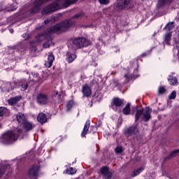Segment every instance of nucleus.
Listing matches in <instances>:
<instances>
[{"label":"nucleus","mask_w":179,"mask_h":179,"mask_svg":"<svg viewBox=\"0 0 179 179\" xmlns=\"http://www.w3.org/2000/svg\"><path fill=\"white\" fill-rule=\"evenodd\" d=\"M22 132V129H18L17 134L16 133V131H7L0 137V142L4 145H12V143H15V142L17 141V138L20 136Z\"/></svg>","instance_id":"nucleus-3"},{"label":"nucleus","mask_w":179,"mask_h":179,"mask_svg":"<svg viewBox=\"0 0 179 179\" xmlns=\"http://www.w3.org/2000/svg\"><path fill=\"white\" fill-rule=\"evenodd\" d=\"M17 120L20 125H22L27 121L26 116H24V114L20 113L17 114Z\"/></svg>","instance_id":"nucleus-19"},{"label":"nucleus","mask_w":179,"mask_h":179,"mask_svg":"<svg viewBox=\"0 0 179 179\" xmlns=\"http://www.w3.org/2000/svg\"><path fill=\"white\" fill-rule=\"evenodd\" d=\"M67 174H71V176L73 174H76V169H73L72 167L67 169Z\"/></svg>","instance_id":"nucleus-32"},{"label":"nucleus","mask_w":179,"mask_h":179,"mask_svg":"<svg viewBox=\"0 0 179 179\" xmlns=\"http://www.w3.org/2000/svg\"><path fill=\"white\" fill-rule=\"evenodd\" d=\"M168 80H169L170 85H172L173 86H174V85L178 83L177 78L173 77L171 76H169Z\"/></svg>","instance_id":"nucleus-27"},{"label":"nucleus","mask_w":179,"mask_h":179,"mask_svg":"<svg viewBox=\"0 0 179 179\" xmlns=\"http://www.w3.org/2000/svg\"><path fill=\"white\" fill-rule=\"evenodd\" d=\"M131 0H118L114 3V9L115 10H122L129 5Z\"/></svg>","instance_id":"nucleus-7"},{"label":"nucleus","mask_w":179,"mask_h":179,"mask_svg":"<svg viewBox=\"0 0 179 179\" xmlns=\"http://www.w3.org/2000/svg\"><path fill=\"white\" fill-rule=\"evenodd\" d=\"M90 127V120H87L84 126V128L81 132L82 138H85L86 135H87V131H89V128Z\"/></svg>","instance_id":"nucleus-16"},{"label":"nucleus","mask_w":179,"mask_h":179,"mask_svg":"<svg viewBox=\"0 0 179 179\" xmlns=\"http://www.w3.org/2000/svg\"><path fill=\"white\" fill-rule=\"evenodd\" d=\"M91 44L90 41L84 37L76 38L73 41V46H70L69 48L71 51L75 52L76 50H78V48H83V47H87V45H90Z\"/></svg>","instance_id":"nucleus-5"},{"label":"nucleus","mask_w":179,"mask_h":179,"mask_svg":"<svg viewBox=\"0 0 179 179\" xmlns=\"http://www.w3.org/2000/svg\"><path fill=\"white\" fill-rule=\"evenodd\" d=\"M72 52H74L73 50L70 48V50L67 53L66 61L69 64H71V62H73V61L76 59V55H75V53H72Z\"/></svg>","instance_id":"nucleus-12"},{"label":"nucleus","mask_w":179,"mask_h":179,"mask_svg":"<svg viewBox=\"0 0 179 179\" xmlns=\"http://www.w3.org/2000/svg\"><path fill=\"white\" fill-rule=\"evenodd\" d=\"M135 111H136L135 121H138L141 118V116L142 115H143V120L145 122L149 121V120H150L151 118L150 115L152 114V109L150 108L149 107L145 108L143 112V108L138 109V106H135L133 108L132 112L134 113Z\"/></svg>","instance_id":"nucleus-4"},{"label":"nucleus","mask_w":179,"mask_h":179,"mask_svg":"<svg viewBox=\"0 0 179 179\" xmlns=\"http://www.w3.org/2000/svg\"><path fill=\"white\" fill-rule=\"evenodd\" d=\"M22 127L25 129L26 131H31L33 128L36 127V125L27 120H25V122L22 123Z\"/></svg>","instance_id":"nucleus-15"},{"label":"nucleus","mask_w":179,"mask_h":179,"mask_svg":"<svg viewBox=\"0 0 179 179\" xmlns=\"http://www.w3.org/2000/svg\"><path fill=\"white\" fill-rule=\"evenodd\" d=\"M173 41H174V44H177L179 42V37L178 36L173 37Z\"/></svg>","instance_id":"nucleus-40"},{"label":"nucleus","mask_w":179,"mask_h":179,"mask_svg":"<svg viewBox=\"0 0 179 179\" xmlns=\"http://www.w3.org/2000/svg\"><path fill=\"white\" fill-rule=\"evenodd\" d=\"M50 0H35L34 1V7L31 9L30 13L31 15L33 13H37L40 10V7L44 3H47ZM78 0H55V3H51L50 5L45 7L42 10V15H47L48 13H51V12H55L58 9L62 8H68L72 3H75Z\"/></svg>","instance_id":"nucleus-1"},{"label":"nucleus","mask_w":179,"mask_h":179,"mask_svg":"<svg viewBox=\"0 0 179 179\" xmlns=\"http://www.w3.org/2000/svg\"><path fill=\"white\" fill-rule=\"evenodd\" d=\"M26 36H27L26 34H23V35H22V37H24V38H27V37H26Z\"/></svg>","instance_id":"nucleus-44"},{"label":"nucleus","mask_w":179,"mask_h":179,"mask_svg":"<svg viewBox=\"0 0 179 179\" xmlns=\"http://www.w3.org/2000/svg\"><path fill=\"white\" fill-rule=\"evenodd\" d=\"M67 111H69L72 107H73V101H71L67 103Z\"/></svg>","instance_id":"nucleus-35"},{"label":"nucleus","mask_w":179,"mask_h":179,"mask_svg":"<svg viewBox=\"0 0 179 179\" xmlns=\"http://www.w3.org/2000/svg\"><path fill=\"white\" fill-rule=\"evenodd\" d=\"M9 113V110L5 107H0V117H2V115H5V114H8Z\"/></svg>","instance_id":"nucleus-29"},{"label":"nucleus","mask_w":179,"mask_h":179,"mask_svg":"<svg viewBox=\"0 0 179 179\" xmlns=\"http://www.w3.org/2000/svg\"><path fill=\"white\" fill-rule=\"evenodd\" d=\"M139 130L136 125H133L124 129V135L127 138H135V135H137Z\"/></svg>","instance_id":"nucleus-6"},{"label":"nucleus","mask_w":179,"mask_h":179,"mask_svg":"<svg viewBox=\"0 0 179 179\" xmlns=\"http://www.w3.org/2000/svg\"><path fill=\"white\" fill-rule=\"evenodd\" d=\"M101 5H108L110 0H98Z\"/></svg>","instance_id":"nucleus-34"},{"label":"nucleus","mask_w":179,"mask_h":179,"mask_svg":"<svg viewBox=\"0 0 179 179\" xmlns=\"http://www.w3.org/2000/svg\"><path fill=\"white\" fill-rule=\"evenodd\" d=\"M20 99H22V96H17L13 98H11L8 100V103L10 104V106H13L16 104L17 101L20 100Z\"/></svg>","instance_id":"nucleus-22"},{"label":"nucleus","mask_w":179,"mask_h":179,"mask_svg":"<svg viewBox=\"0 0 179 179\" xmlns=\"http://www.w3.org/2000/svg\"><path fill=\"white\" fill-rule=\"evenodd\" d=\"M82 92L85 97H89V96L92 94V91L90 90L89 85L86 84L83 85Z\"/></svg>","instance_id":"nucleus-17"},{"label":"nucleus","mask_w":179,"mask_h":179,"mask_svg":"<svg viewBox=\"0 0 179 179\" xmlns=\"http://www.w3.org/2000/svg\"><path fill=\"white\" fill-rule=\"evenodd\" d=\"M24 50H25L24 45L20 43L16 45L9 46L8 48V54H14L15 51H18V52H20L21 54H22Z\"/></svg>","instance_id":"nucleus-8"},{"label":"nucleus","mask_w":179,"mask_h":179,"mask_svg":"<svg viewBox=\"0 0 179 179\" xmlns=\"http://www.w3.org/2000/svg\"><path fill=\"white\" fill-rule=\"evenodd\" d=\"M113 104L115 107H122L124 106V101L118 98H114Z\"/></svg>","instance_id":"nucleus-23"},{"label":"nucleus","mask_w":179,"mask_h":179,"mask_svg":"<svg viewBox=\"0 0 179 179\" xmlns=\"http://www.w3.org/2000/svg\"><path fill=\"white\" fill-rule=\"evenodd\" d=\"M130 78H135V76H131Z\"/></svg>","instance_id":"nucleus-48"},{"label":"nucleus","mask_w":179,"mask_h":179,"mask_svg":"<svg viewBox=\"0 0 179 179\" xmlns=\"http://www.w3.org/2000/svg\"><path fill=\"white\" fill-rule=\"evenodd\" d=\"M38 104L44 106L48 103V96L45 94H39L36 97Z\"/></svg>","instance_id":"nucleus-9"},{"label":"nucleus","mask_w":179,"mask_h":179,"mask_svg":"<svg viewBox=\"0 0 179 179\" xmlns=\"http://www.w3.org/2000/svg\"><path fill=\"white\" fill-rule=\"evenodd\" d=\"M9 167V164H6L3 166L2 168H0V178L5 174L6 171V168Z\"/></svg>","instance_id":"nucleus-28"},{"label":"nucleus","mask_w":179,"mask_h":179,"mask_svg":"<svg viewBox=\"0 0 179 179\" xmlns=\"http://www.w3.org/2000/svg\"><path fill=\"white\" fill-rule=\"evenodd\" d=\"M171 2H173V0H159L158 6L160 8L162 5H164V3H171Z\"/></svg>","instance_id":"nucleus-30"},{"label":"nucleus","mask_w":179,"mask_h":179,"mask_svg":"<svg viewBox=\"0 0 179 179\" xmlns=\"http://www.w3.org/2000/svg\"><path fill=\"white\" fill-rule=\"evenodd\" d=\"M6 86L8 87V88H6V90L9 92V90H12L17 87V86H19V82L13 81V83H7ZM9 86H10V87H9Z\"/></svg>","instance_id":"nucleus-20"},{"label":"nucleus","mask_w":179,"mask_h":179,"mask_svg":"<svg viewBox=\"0 0 179 179\" xmlns=\"http://www.w3.org/2000/svg\"><path fill=\"white\" fill-rule=\"evenodd\" d=\"M158 92L159 94H163V93L166 92V88H164V87H160L158 90Z\"/></svg>","instance_id":"nucleus-37"},{"label":"nucleus","mask_w":179,"mask_h":179,"mask_svg":"<svg viewBox=\"0 0 179 179\" xmlns=\"http://www.w3.org/2000/svg\"><path fill=\"white\" fill-rule=\"evenodd\" d=\"M48 22L47 21H45V23H47Z\"/></svg>","instance_id":"nucleus-50"},{"label":"nucleus","mask_w":179,"mask_h":179,"mask_svg":"<svg viewBox=\"0 0 179 179\" xmlns=\"http://www.w3.org/2000/svg\"><path fill=\"white\" fill-rule=\"evenodd\" d=\"M134 72H138V70H134Z\"/></svg>","instance_id":"nucleus-49"},{"label":"nucleus","mask_w":179,"mask_h":179,"mask_svg":"<svg viewBox=\"0 0 179 179\" xmlns=\"http://www.w3.org/2000/svg\"><path fill=\"white\" fill-rule=\"evenodd\" d=\"M176 156H179V150L171 152L167 159H171V157H176Z\"/></svg>","instance_id":"nucleus-31"},{"label":"nucleus","mask_w":179,"mask_h":179,"mask_svg":"<svg viewBox=\"0 0 179 179\" xmlns=\"http://www.w3.org/2000/svg\"><path fill=\"white\" fill-rule=\"evenodd\" d=\"M73 24V21H72V20H66L57 24L56 25L50 27L47 29L45 33L38 34L37 41H41L43 38H45L47 41L43 43V48H50V45L52 44V37H51L50 34L58 31H66V30Z\"/></svg>","instance_id":"nucleus-2"},{"label":"nucleus","mask_w":179,"mask_h":179,"mask_svg":"<svg viewBox=\"0 0 179 179\" xmlns=\"http://www.w3.org/2000/svg\"><path fill=\"white\" fill-rule=\"evenodd\" d=\"M10 33H11V34H13V29H10Z\"/></svg>","instance_id":"nucleus-45"},{"label":"nucleus","mask_w":179,"mask_h":179,"mask_svg":"<svg viewBox=\"0 0 179 179\" xmlns=\"http://www.w3.org/2000/svg\"><path fill=\"white\" fill-rule=\"evenodd\" d=\"M124 115H129L131 114V103H127L122 110Z\"/></svg>","instance_id":"nucleus-24"},{"label":"nucleus","mask_w":179,"mask_h":179,"mask_svg":"<svg viewBox=\"0 0 179 179\" xmlns=\"http://www.w3.org/2000/svg\"><path fill=\"white\" fill-rule=\"evenodd\" d=\"M16 8H8L7 10H5L6 12H12L15 10Z\"/></svg>","instance_id":"nucleus-41"},{"label":"nucleus","mask_w":179,"mask_h":179,"mask_svg":"<svg viewBox=\"0 0 179 179\" xmlns=\"http://www.w3.org/2000/svg\"><path fill=\"white\" fill-rule=\"evenodd\" d=\"M143 171V167H140L134 172L131 173V177H136V176H139L141 173Z\"/></svg>","instance_id":"nucleus-25"},{"label":"nucleus","mask_w":179,"mask_h":179,"mask_svg":"<svg viewBox=\"0 0 179 179\" xmlns=\"http://www.w3.org/2000/svg\"><path fill=\"white\" fill-rule=\"evenodd\" d=\"M170 41H171V31H169L164 36V44L171 45Z\"/></svg>","instance_id":"nucleus-18"},{"label":"nucleus","mask_w":179,"mask_h":179,"mask_svg":"<svg viewBox=\"0 0 179 179\" xmlns=\"http://www.w3.org/2000/svg\"><path fill=\"white\" fill-rule=\"evenodd\" d=\"M52 96H54L55 97L58 96V92H54Z\"/></svg>","instance_id":"nucleus-43"},{"label":"nucleus","mask_w":179,"mask_h":179,"mask_svg":"<svg viewBox=\"0 0 179 179\" xmlns=\"http://www.w3.org/2000/svg\"><path fill=\"white\" fill-rule=\"evenodd\" d=\"M93 106V103L91 102V103L90 104V106L92 107Z\"/></svg>","instance_id":"nucleus-47"},{"label":"nucleus","mask_w":179,"mask_h":179,"mask_svg":"<svg viewBox=\"0 0 179 179\" xmlns=\"http://www.w3.org/2000/svg\"><path fill=\"white\" fill-rule=\"evenodd\" d=\"M142 57H146V53H143Z\"/></svg>","instance_id":"nucleus-46"},{"label":"nucleus","mask_w":179,"mask_h":179,"mask_svg":"<svg viewBox=\"0 0 179 179\" xmlns=\"http://www.w3.org/2000/svg\"><path fill=\"white\" fill-rule=\"evenodd\" d=\"M124 78L127 79V80H129V75L125 74Z\"/></svg>","instance_id":"nucleus-42"},{"label":"nucleus","mask_w":179,"mask_h":179,"mask_svg":"<svg viewBox=\"0 0 179 179\" xmlns=\"http://www.w3.org/2000/svg\"><path fill=\"white\" fill-rule=\"evenodd\" d=\"M37 120L41 124H45V122H47V116L44 113H39Z\"/></svg>","instance_id":"nucleus-21"},{"label":"nucleus","mask_w":179,"mask_h":179,"mask_svg":"<svg viewBox=\"0 0 179 179\" xmlns=\"http://www.w3.org/2000/svg\"><path fill=\"white\" fill-rule=\"evenodd\" d=\"M101 174H103V176H104V179H111V178L113 177L111 173L108 171V168L107 166H103L101 169Z\"/></svg>","instance_id":"nucleus-11"},{"label":"nucleus","mask_w":179,"mask_h":179,"mask_svg":"<svg viewBox=\"0 0 179 179\" xmlns=\"http://www.w3.org/2000/svg\"><path fill=\"white\" fill-rule=\"evenodd\" d=\"M54 55L51 52H50L48 57V61H46L45 63V66L47 68H51V66H52V62H54Z\"/></svg>","instance_id":"nucleus-14"},{"label":"nucleus","mask_w":179,"mask_h":179,"mask_svg":"<svg viewBox=\"0 0 179 179\" xmlns=\"http://www.w3.org/2000/svg\"><path fill=\"white\" fill-rule=\"evenodd\" d=\"M58 99H59V103H61L64 99V92H62V94H59L58 95Z\"/></svg>","instance_id":"nucleus-38"},{"label":"nucleus","mask_w":179,"mask_h":179,"mask_svg":"<svg viewBox=\"0 0 179 179\" xmlns=\"http://www.w3.org/2000/svg\"><path fill=\"white\" fill-rule=\"evenodd\" d=\"M38 174V166H32L29 172L28 176L29 179H37V175Z\"/></svg>","instance_id":"nucleus-10"},{"label":"nucleus","mask_w":179,"mask_h":179,"mask_svg":"<svg viewBox=\"0 0 179 179\" xmlns=\"http://www.w3.org/2000/svg\"><path fill=\"white\" fill-rule=\"evenodd\" d=\"M177 96V92L176 91H173L172 93L169 96L170 99H175Z\"/></svg>","instance_id":"nucleus-36"},{"label":"nucleus","mask_w":179,"mask_h":179,"mask_svg":"<svg viewBox=\"0 0 179 179\" xmlns=\"http://www.w3.org/2000/svg\"><path fill=\"white\" fill-rule=\"evenodd\" d=\"M18 85L22 92H24L25 90H27V87H29V83H27V80H26V79L21 80L18 83Z\"/></svg>","instance_id":"nucleus-13"},{"label":"nucleus","mask_w":179,"mask_h":179,"mask_svg":"<svg viewBox=\"0 0 179 179\" xmlns=\"http://www.w3.org/2000/svg\"><path fill=\"white\" fill-rule=\"evenodd\" d=\"M115 150L117 153H122V148L121 147H117Z\"/></svg>","instance_id":"nucleus-39"},{"label":"nucleus","mask_w":179,"mask_h":179,"mask_svg":"<svg viewBox=\"0 0 179 179\" xmlns=\"http://www.w3.org/2000/svg\"><path fill=\"white\" fill-rule=\"evenodd\" d=\"M175 22H169L166 27L164 28V30H167L168 31H170V30H173V28L175 27Z\"/></svg>","instance_id":"nucleus-26"},{"label":"nucleus","mask_w":179,"mask_h":179,"mask_svg":"<svg viewBox=\"0 0 179 179\" xmlns=\"http://www.w3.org/2000/svg\"><path fill=\"white\" fill-rule=\"evenodd\" d=\"M85 14L83 13H78V14H76L73 16V19H79L80 17H83V16Z\"/></svg>","instance_id":"nucleus-33"}]
</instances>
